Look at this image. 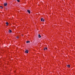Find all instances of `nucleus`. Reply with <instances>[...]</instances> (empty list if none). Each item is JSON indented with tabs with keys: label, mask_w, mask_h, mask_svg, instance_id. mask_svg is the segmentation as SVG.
Instances as JSON below:
<instances>
[{
	"label": "nucleus",
	"mask_w": 75,
	"mask_h": 75,
	"mask_svg": "<svg viewBox=\"0 0 75 75\" xmlns=\"http://www.w3.org/2000/svg\"><path fill=\"white\" fill-rule=\"evenodd\" d=\"M25 53H27L28 54V50H26L25 51Z\"/></svg>",
	"instance_id": "obj_1"
},
{
	"label": "nucleus",
	"mask_w": 75,
	"mask_h": 75,
	"mask_svg": "<svg viewBox=\"0 0 75 75\" xmlns=\"http://www.w3.org/2000/svg\"><path fill=\"white\" fill-rule=\"evenodd\" d=\"M18 38H19V37H18V36H17L16 37V38H17V39H18Z\"/></svg>",
	"instance_id": "obj_12"
},
{
	"label": "nucleus",
	"mask_w": 75,
	"mask_h": 75,
	"mask_svg": "<svg viewBox=\"0 0 75 75\" xmlns=\"http://www.w3.org/2000/svg\"><path fill=\"white\" fill-rule=\"evenodd\" d=\"M26 43H29V42H30V41H27L26 42Z\"/></svg>",
	"instance_id": "obj_10"
},
{
	"label": "nucleus",
	"mask_w": 75,
	"mask_h": 75,
	"mask_svg": "<svg viewBox=\"0 0 75 75\" xmlns=\"http://www.w3.org/2000/svg\"><path fill=\"white\" fill-rule=\"evenodd\" d=\"M27 12L30 14V10H28Z\"/></svg>",
	"instance_id": "obj_5"
},
{
	"label": "nucleus",
	"mask_w": 75,
	"mask_h": 75,
	"mask_svg": "<svg viewBox=\"0 0 75 75\" xmlns=\"http://www.w3.org/2000/svg\"><path fill=\"white\" fill-rule=\"evenodd\" d=\"M17 1H18V2H20V0H17Z\"/></svg>",
	"instance_id": "obj_13"
},
{
	"label": "nucleus",
	"mask_w": 75,
	"mask_h": 75,
	"mask_svg": "<svg viewBox=\"0 0 75 75\" xmlns=\"http://www.w3.org/2000/svg\"><path fill=\"white\" fill-rule=\"evenodd\" d=\"M67 67H68V68H70V65H68Z\"/></svg>",
	"instance_id": "obj_9"
},
{
	"label": "nucleus",
	"mask_w": 75,
	"mask_h": 75,
	"mask_svg": "<svg viewBox=\"0 0 75 75\" xmlns=\"http://www.w3.org/2000/svg\"><path fill=\"white\" fill-rule=\"evenodd\" d=\"M47 47H45L44 49V50H47Z\"/></svg>",
	"instance_id": "obj_8"
},
{
	"label": "nucleus",
	"mask_w": 75,
	"mask_h": 75,
	"mask_svg": "<svg viewBox=\"0 0 75 75\" xmlns=\"http://www.w3.org/2000/svg\"><path fill=\"white\" fill-rule=\"evenodd\" d=\"M41 21H45V20L44 19H43V18H42L41 19Z\"/></svg>",
	"instance_id": "obj_2"
},
{
	"label": "nucleus",
	"mask_w": 75,
	"mask_h": 75,
	"mask_svg": "<svg viewBox=\"0 0 75 75\" xmlns=\"http://www.w3.org/2000/svg\"><path fill=\"white\" fill-rule=\"evenodd\" d=\"M12 31L11 30H9V33H11Z\"/></svg>",
	"instance_id": "obj_7"
},
{
	"label": "nucleus",
	"mask_w": 75,
	"mask_h": 75,
	"mask_svg": "<svg viewBox=\"0 0 75 75\" xmlns=\"http://www.w3.org/2000/svg\"><path fill=\"white\" fill-rule=\"evenodd\" d=\"M0 7H1V8H3V7L1 6Z\"/></svg>",
	"instance_id": "obj_11"
},
{
	"label": "nucleus",
	"mask_w": 75,
	"mask_h": 75,
	"mask_svg": "<svg viewBox=\"0 0 75 75\" xmlns=\"http://www.w3.org/2000/svg\"><path fill=\"white\" fill-rule=\"evenodd\" d=\"M38 38H41V35H40L39 34L38 35Z\"/></svg>",
	"instance_id": "obj_4"
},
{
	"label": "nucleus",
	"mask_w": 75,
	"mask_h": 75,
	"mask_svg": "<svg viewBox=\"0 0 75 75\" xmlns=\"http://www.w3.org/2000/svg\"><path fill=\"white\" fill-rule=\"evenodd\" d=\"M4 6H7V3L4 4Z\"/></svg>",
	"instance_id": "obj_3"
},
{
	"label": "nucleus",
	"mask_w": 75,
	"mask_h": 75,
	"mask_svg": "<svg viewBox=\"0 0 75 75\" xmlns=\"http://www.w3.org/2000/svg\"><path fill=\"white\" fill-rule=\"evenodd\" d=\"M6 25L7 26H8V22H6Z\"/></svg>",
	"instance_id": "obj_6"
}]
</instances>
